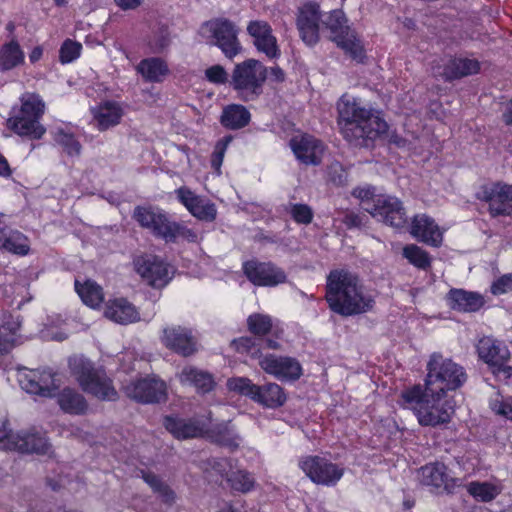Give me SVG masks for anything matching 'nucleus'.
Listing matches in <instances>:
<instances>
[{
	"mask_svg": "<svg viewBox=\"0 0 512 512\" xmlns=\"http://www.w3.org/2000/svg\"><path fill=\"white\" fill-rule=\"evenodd\" d=\"M424 383L405 387L398 398L402 409L410 410L423 427L448 424L455 402L448 391H455L467 380L465 369L439 353H433L426 366Z\"/></svg>",
	"mask_w": 512,
	"mask_h": 512,
	"instance_id": "nucleus-1",
	"label": "nucleus"
},
{
	"mask_svg": "<svg viewBox=\"0 0 512 512\" xmlns=\"http://www.w3.org/2000/svg\"><path fill=\"white\" fill-rule=\"evenodd\" d=\"M341 130L344 138L354 145H366L385 134L387 123L357 99L343 95L338 102Z\"/></svg>",
	"mask_w": 512,
	"mask_h": 512,
	"instance_id": "nucleus-2",
	"label": "nucleus"
},
{
	"mask_svg": "<svg viewBox=\"0 0 512 512\" xmlns=\"http://www.w3.org/2000/svg\"><path fill=\"white\" fill-rule=\"evenodd\" d=\"M132 217L140 227L167 243H175L179 240L190 243L199 241L200 237L196 231L172 220L167 212L157 206H137L134 208Z\"/></svg>",
	"mask_w": 512,
	"mask_h": 512,
	"instance_id": "nucleus-3",
	"label": "nucleus"
},
{
	"mask_svg": "<svg viewBox=\"0 0 512 512\" xmlns=\"http://www.w3.org/2000/svg\"><path fill=\"white\" fill-rule=\"evenodd\" d=\"M71 375L81 389L101 401H116L119 394L113 380L103 368L95 367L94 363L84 356H72L68 360Z\"/></svg>",
	"mask_w": 512,
	"mask_h": 512,
	"instance_id": "nucleus-4",
	"label": "nucleus"
},
{
	"mask_svg": "<svg viewBox=\"0 0 512 512\" xmlns=\"http://www.w3.org/2000/svg\"><path fill=\"white\" fill-rule=\"evenodd\" d=\"M352 195L360 201L366 212L386 225L402 228L407 223L405 209L398 198L376 195L375 188L370 185L354 188Z\"/></svg>",
	"mask_w": 512,
	"mask_h": 512,
	"instance_id": "nucleus-5",
	"label": "nucleus"
},
{
	"mask_svg": "<svg viewBox=\"0 0 512 512\" xmlns=\"http://www.w3.org/2000/svg\"><path fill=\"white\" fill-rule=\"evenodd\" d=\"M268 69L259 60L250 58L234 66L230 85L238 97L245 101H254L263 92Z\"/></svg>",
	"mask_w": 512,
	"mask_h": 512,
	"instance_id": "nucleus-6",
	"label": "nucleus"
},
{
	"mask_svg": "<svg viewBox=\"0 0 512 512\" xmlns=\"http://www.w3.org/2000/svg\"><path fill=\"white\" fill-rule=\"evenodd\" d=\"M199 34L211 45L218 47L230 60L239 55L242 44L238 38V26L228 18L216 17L202 23Z\"/></svg>",
	"mask_w": 512,
	"mask_h": 512,
	"instance_id": "nucleus-7",
	"label": "nucleus"
},
{
	"mask_svg": "<svg viewBox=\"0 0 512 512\" xmlns=\"http://www.w3.org/2000/svg\"><path fill=\"white\" fill-rule=\"evenodd\" d=\"M45 103L35 93H25L21 97L19 113L8 119L10 128L21 136L40 139L46 129L39 123L44 114Z\"/></svg>",
	"mask_w": 512,
	"mask_h": 512,
	"instance_id": "nucleus-8",
	"label": "nucleus"
},
{
	"mask_svg": "<svg viewBox=\"0 0 512 512\" xmlns=\"http://www.w3.org/2000/svg\"><path fill=\"white\" fill-rule=\"evenodd\" d=\"M231 392L250 398L252 401L270 409L283 406L287 400L284 389L277 383L256 385L246 377H232L227 381Z\"/></svg>",
	"mask_w": 512,
	"mask_h": 512,
	"instance_id": "nucleus-9",
	"label": "nucleus"
},
{
	"mask_svg": "<svg viewBox=\"0 0 512 512\" xmlns=\"http://www.w3.org/2000/svg\"><path fill=\"white\" fill-rule=\"evenodd\" d=\"M323 24L331 33V40L357 61L364 57L363 46L355 32L347 25V19L342 10H333Z\"/></svg>",
	"mask_w": 512,
	"mask_h": 512,
	"instance_id": "nucleus-10",
	"label": "nucleus"
},
{
	"mask_svg": "<svg viewBox=\"0 0 512 512\" xmlns=\"http://www.w3.org/2000/svg\"><path fill=\"white\" fill-rule=\"evenodd\" d=\"M298 466L314 484L327 487L335 486L345 471L340 465L319 455L301 457Z\"/></svg>",
	"mask_w": 512,
	"mask_h": 512,
	"instance_id": "nucleus-11",
	"label": "nucleus"
},
{
	"mask_svg": "<svg viewBox=\"0 0 512 512\" xmlns=\"http://www.w3.org/2000/svg\"><path fill=\"white\" fill-rule=\"evenodd\" d=\"M329 308L341 315L352 316L371 310L375 304L372 297H366L362 290H325Z\"/></svg>",
	"mask_w": 512,
	"mask_h": 512,
	"instance_id": "nucleus-12",
	"label": "nucleus"
},
{
	"mask_svg": "<svg viewBox=\"0 0 512 512\" xmlns=\"http://www.w3.org/2000/svg\"><path fill=\"white\" fill-rule=\"evenodd\" d=\"M17 379L27 393L42 398H53L59 389L56 373L50 369H19Z\"/></svg>",
	"mask_w": 512,
	"mask_h": 512,
	"instance_id": "nucleus-13",
	"label": "nucleus"
},
{
	"mask_svg": "<svg viewBox=\"0 0 512 512\" xmlns=\"http://www.w3.org/2000/svg\"><path fill=\"white\" fill-rule=\"evenodd\" d=\"M476 197L488 204L492 217L512 216V184L492 182L482 185Z\"/></svg>",
	"mask_w": 512,
	"mask_h": 512,
	"instance_id": "nucleus-14",
	"label": "nucleus"
},
{
	"mask_svg": "<svg viewBox=\"0 0 512 512\" xmlns=\"http://www.w3.org/2000/svg\"><path fill=\"white\" fill-rule=\"evenodd\" d=\"M419 482L434 494H453L459 486V479L451 477L448 467L439 461L429 462L418 471Z\"/></svg>",
	"mask_w": 512,
	"mask_h": 512,
	"instance_id": "nucleus-15",
	"label": "nucleus"
},
{
	"mask_svg": "<svg viewBox=\"0 0 512 512\" xmlns=\"http://www.w3.org/2000/svg\"><path fill=\"white\" fill-rule=\"evenodd\" d=\"M476 351L479 359L486 363L494 374L504 372L507 376L512 375V367L507 365L510 351L503 342L484 336L478 340Z\"/></svg>",
	"mask_w": 512,
	"mask_h": 512,
	"instance_id": "nucleus-16",
	"label": "nucleus"
},
{
	"mask_svg": "<svg viewBox=\"0 0 512 512\" xmlns=\"http://www.w3.org/2000/svg\"><path fill=\"white\" fill-rule=\"evenodd\" d=\"M263 371L280 381L294 382L303 375L301 363L294 357L266 354L259 360Z\"/></svg>",
	"mask_w": 512,
	"mask_h": 512,
	"instance_id": "nucleus-17",
	"label": "nucleus"
},
{
	"mask_svg": "<svg viewBox=\"0 0 512 512\" xmlns=\"http://www.w3.org/2000/svg\"><path fill=\"white\" fill-rule=\"evenodd\" d=\"M137 273L153 286H165L174 276V268L156 255L146 254L135 259Z\"/></svg>",
	"mask_w": 512,
	"mask_h": 512,
	"instance_id": "nucleus-18",
	"label": "nucleus"
},
{
	"mask_svg": "<svg viewBox=\"0 0 512 512\" xmlns=\"http://www.w3.org/2000/svg\"><path fill=\"white\" fill-rule=\"evenodd\" d=\"M321 11L318 4L308 2L298 8L296 26L302 41L314 46L319 41Z\"/></svg>",
	"mask_w": 512,
	"mask_h": 512,
	"instance_id": "nucleus-19",
	"label": "nucleus"
},
{
	"mask_svg": "<svg viewBox=\"0 0 512 512\" xmlns=\"http://www.w3.org/2000/svg\"><path fill=\"white\" fill-rule=\"evenodd\" d=\"M127 395L139 403H160L167 399L166 383L155 377L136 380L126 388Z\"/></svg>",
	"mask_w": 512,
	"mask_h": 512,
	"instance_id": "nucleus-20",
	"label": "nucleus"
},
{
	"mask_svg": "<svg viewBox=\"0 0 512 512\" xmlns=\"http://www.w3.org/2000/svg\"><path fill=\"white\" fill-rule=\"evenodd\" d=\"M295 157L304 165H319L322 162L325 145L316 137L309 134L294 135L289 141Z\"/></svg>",
	"mask_w": 512,
	"mask_h": 512,
	"instance_id": "nucleus-21",
	"label": "nucleus"
},
{
	"mask_svg": "<svg viewBox=\"0 0 512 512\" xmlns=\"http://www.w3.org/2000/svg\"><path fill=\"white\" fill-rule=\"evenodd\" d=\"M161 341L167 349L185 358L194 355L198 350L192 331L182 326L164 328Z\"/></svg>",
	"mask_w": 512,
	"mask_h": 512,
	"instance_id": "nucleus-22",
	"label": "nucleus"
},
{
	"mask_svg": "<svg viewBox=\"0 0 512 512\" xmlns=\"http://www.w3.org/2000/svg\"><path fill=\"white\" fill-rule=\"evenodd\" d=\"M247 33L253 39V45L258 52L269 59L280 56L277 38L273 35L271 25L264 20H253L247 24Z\"/></svg>",
	"mask_w": 512,
	"mask_h": 512,
	"instance_id": "nucleus-23",
	"label": "nucleus"
},
{
	"mask_svg": "<svg viewBox=\"0 0 512 512\" xmlns=\"http://www.w3.org/2000/svg\"><path fill=\"white\" fill-rule=\"evenodd\" d=\"M244 273L249 280L258 286H276L286 281L285 272L276 265L268 262L250 260L243 264Z\"/></svg>",
	"mask_w": 512,
	"mask_h": 512,
	"instance_id": "nucleus-24",
	"label": "nucleus"
},
{
	"mask_svg": "<svg viewBox=\"0 0 512 512\" xmlns=\"http://www.w3.org/2000/svg\"><path fill=\"white\" fill-rule=\"evenodd\" d=\"M8 450L45 455L51 450V444L45 434L34 430L22 431L9 438Z\"/></svg>",
	"mask_w": 512,
	"mask_h": 512,
	"instance_id": "nucleus-25",
	"label": "nucleus"
},
{
	"mask_svg": "<svg viewBox=\"0 0 512 512\" xmlns=\"http://www.w3.org/2000/svg\"><path fill=\"white\" fill-rule=\"evenodd\" d=\"M162 424L176 440L203 438L204 421L199 419L182 418L172 414L165 415Z\"/></svg>",
	"mask_w": 512,
	"mask_h": 512,
	"instance_id": "nucleus-26",
	"label": "nucleus"
},
{
	"mask_svg": "<svg viewBox=\"0 0 512 512\" xmlns=\"http://www.w3.org/2000/svg\"><path fill=\"white\" fill-rule=\"evenodd\" d=\"M177 199L197 219L211 222L216 218V208L210 201L196 195L187 187H180L175 191Z\"/></svg>",
	"mask_w": 512,
	"mask_h": 512,
	"instance_id": "nucleus-27",
	"label": "nucleus"
},
{
	"mask_svg": "<svg viewBox=\"0 0 512 512\" xmlns=\"http://www.w3.org/2000/svg\"><path fill=\"white\" fill-rule=\"evenodd\" d=\"M480 64L476 59L469 58H450L443 64H437L432 67L434 76L442 77L445 80H453L479 71Z\"/></svg>",
	"mask_w": 512,
	"mask_h": 512,
	"instance_id": "nucleus-28",
	"label": "nucleus"
},
{
	"mask_svg": "<svg viewBox=\"0 0 512 512\" xmlns=\"http://www.w3.org/2000/svg\"><path fill=\"white\" fill-rule=\"evenodd\" d=\"M410 233L413 237L433 247H439L443 242V232L434 219L426 214L414 216Z\"/></svg>",
	"mask_w": 512,
	"mask_h": 512,
	"instance_id": "nucleus-29",
	"label": "nucleus"
},
{
	"mask_svg": "<svg viewBox=\"0 0 512 512\" xmlns=\"http://www.w3.org/2000/svg\"><path fill=\"white\" fill-rule=\"evenodd\" d=\"M104 315L111 321L127 325L140 320L137 308L125 298L109 300L105 305Z\"/></svg>",
	"mask_w": 512,
	"mask_h": 512,
	"instance_id": "nucleus-30",
	"label": "nucleus"
},
{
	"mask_svg": "<svg viewBox=\"0 0 512 512\" xmlns=\"http://www.w3.org/2000/svg\"><path fill=\"white\" fill-rule=\"evenodd\" d=\"M93 120L100 131L118 125L124 115L122 106L114 101H105L91 109Z\"/></svg>",
	"mask_w": 512,
	"mask_h": 512,
	"instance_id": "nucleus-31",
	"label": "nucleus"
},
{
	"mask_svg": "<svg viewBox=\"0 0 512 512\" xmlns=\"http://www.w3.org/2000/svg\"><path fill=\"white\" fill-rule=\"evenodd\" d=\"M446 301L451 309L458 312H476L485 302L481 294L470 290H449Z\"/></svg>",
	"mask_w": 512,
	"mask_h": 512,
	"instance_id": "nucleus-32",
	"label": "nucleus"
},
{
	"mask_svg": "<svg viewBox=\"0 0 512 512\" xmlns=\"http://www.w3.org/2000/svg\"><path fill=\"white\" fill-rule=\"evenodd\" d=\"M179 380L182 384L193 386L199 394L210 393L216 386L213 374L194 366L184 367L179 375Z\"/></svg>",
	"mask_w": 512,
	"mask_h": 512,
	"instance_id": "nucleus-33",
	"label": "nucleus"
},
{
	"mask_svg": "<svg viewBox=\"0 0 512 512\" xmlns=\"http://www.w3.org/2000/svg\"><path fill=\"white\" fill-rule=\"evenodd\" d=\"M57 403L60 409L69 415L82 416L89 409L86 398L77 390L71 387H65L57 391Z\"/></svg>",
	"mask_w": 512,
	"mask_h": 512,
	"instance_id": "nucleus-34",
	"label": "nucleus"
},
{
	"mask_svg": "<svg viewBox=\"0 0 512 512\" xmlns=\"http://www.w3.org/2000/svg\"><path fill=\"white\" fill-rule=\"evenodd\" d=\"M136 70L146 82L154 83L162 82L169 74L167 63L158 57L141 60Z\"/></svg>",
	"mask_w": 512,
	"mask_h": 512,
	"instance_id": "nucleus-35",
	"label": "nucleus"
},
{
	"mask_svg": "<svg viewBox=\"0 0 512 512\" xmlns=\"http://www.w3.org/2000/svg\"><path fill=\"white\" fill-rule=\"evenodd\" d=\"M250 120V112L240 104H231L225 107L220 118L221 124L231 130L247 126Z\"/></svg>",
	"mask_w": 512,
	"mask_h": 512,
	"instance_id": "nucleus-36",
	"label": "nucleus"
},
{
	"mask_svg": "<svg viewBox=\"0 0 512 512\" xmlns=\"http://www.w3.org/2000/svg\"><path fill=\"white\" fill-rule=\"evenodd\" d=\"M142 479L164 504L175 503V491L159 475L150 471H142Z\"/></svg>",
	"mask_w": 512,
	"mask_h": 512,
	"instance_id": "nucleus-37",
	"label": "nucleus"
},
{
	"mask_svg": "<svg viewBox=\"0 0 512 512\" xmlns=\"http://www.w3.org/2000/svg\"><path fill=\"white\" fill-rule=\"evenodd\" d=\"M24 52L15 40L4 44L0 49V70H11L24 62Z\"/></svg>",
	"mask_w": 512,
	"mask_h": 512,
	"instance_id": "nucleus-38",
	"label": "nucleus"
},
{
	"mask_svg": "<svg viewBox=\"0 0 512 512\" xmlns=\"http://www.w3.org/2000/svg\"><path fill=\"white\" fill-rule=\"evenodd\" d=\"M203 438L210 439L212 442L221 446L230 448L238 447L235 437L231 434L228 425L221 423L209 427L204 422Z\"/></svg>",
	"mask_w": 512,
	"mask_h": 512,
	"instance_id": "nucleus-39",
	"label": "nucleus"
},
{
	"mask_svg": "<svg viewBox=\"0 0 512 512\" xmlns=\"http://www.w3.org/2000/svg\"><path fill=\"white\" fill-rule=\"evenodd\" d=\"M0 248L19 255H26L29 252L26 237L18 231H12L7 235L5 228H0Z\"/></svg>",
	"mask_w": 512,
	"mask_h": 512,
	"instance_id": "nucleus-40",
	"label": "nucleus"
},
{
	"mask_svg": "<svg viewBox=\"0 0 512 512\" xmlns=\"http://www.w3.org/2000/svg\"><path fill=\"white\" fill-rule=\"evenodd\" d=\"M248 331L260 341L273 330V319L270 315L252 313L247 318Z\"/></svg>",
	"mask_w": 512,
	"mask_h": 512,
	"instance_id": "nucleus-41",
	"label": "nucleus"
},
{
	"mask_svg": "<svg viewBox=\"0 0 512 512\" xmlns=\"http://www.w3.org/2000/svg\"><path fill=\"white\" fill-rule=\"evenodd\" d=\"M359 278L348 269H334L327 276L326 288H357Z\"/></svg>",
	"mask_w": 512,
	"mask_h": 512,
	"instance_id": "nucleus-42",
	"label": "nucleus"
},
{
	"mask_svg": "<svg viewBox=\"0 0 512 512\" xmlns=\"http://www.w3.org/2000/svg\"><path fill=\"white\" fill-rule=\"evenodd\" d=\"M20 322L7 320L0 325V354L9 353L16 344Z\"/></svg>",
	"mask_w": 512,
	"mask_h": 512,
	"instance_id": "nucleus-43",
	"label": "nucleus"
},
{
	"mask_svg": "<svg viewBox=\"0 0 512 512\" xmlns=\"http://www.w3.org/2000/svg\"><path fill=\"white\" fill-rule=\"evenodd\" d=\"M53 134L56 143L59 144L68 155H80L82 146L69 129L58 127L53 131Z\"/></svg>",
	"mask_w": 512,
	"mask_h": 512,
	"instance_id": "nucleus-44",
	"label": "nucleus"
},
{
	"mask_svg": "<svg viewBox=\"0 0 512 512\" xmlns=\"http://www.w3.org/2000/svg\"><path fill=\"white\" fill-rule=\"evenodd\" d=\"M231 347L239 354L250 356L253 359H261L260 340L256 337L242 336L231 342Z\"/></svg>",
	"mask_w": 512,
	"mask_h": 512,
	"instance_id": "nucleus-45",
	"label": "nucleus"
},
{
	"mask_svg": "<svg viewBox=\"0 0 512 512\" xmlns=\"http://www.w3.org/2000/svg\"><path fill=\"white\" fill-rule=\"evenodd\" d=\"M467 491L477 501L485 503L494 500L498 495L496 487L489 482L472 481L468 484Z\"/></svg>",
	"mask_w": 512,
	"mask_h": 512,
	"instance_id": "nucleus-46",
	"label": "nucleus"
},
{
	"mask_svg": "<svg viewBox=\"0 0 512 512\" xmlns=\"http://www.w3.org/2000/svg\"><path fill=\"white\" fill-rule=\"evenodd\" d=\"M227 483L233 491L247 493L254 487L255 481L251 474L244 470L231 472L227 476Z\"/></svg>",
	"mask_w": 512,
	"mask_h": 512,
	"instance_id": "nucleus-47",
	"label": "nucleus"
},
{
	"mask_svg": "<svg viewBox=\"0 0 512 512\" xmlns=\"http://www.w3.org/2000/svg\"><path fill=\"white\" fill-rule=\"evenodd\" d=\"M403 256L414 266L425 269L430 265L429 254L415 244L403 248Z\"/></svg>",
	"mask_w": 512,
	"mask_h": 512,
	"instance_id": "nucleus-48",
	"label": "nucleus"
},
{
	"mask_svg": "<svg viewBox=\"0 0 512 512\" xmlns=\"http://www.w3.org/2000/svg\"><path fill=\"white\" fill-rule=\"evenodd\" d=\"M232 141L231 136H226L215 144L214 151L211 155V166L219 175L221 173V166L227 150L228 145Z\"/></svg>",
	"mask_w": 512,
	"mask_h": 512,
	"instance_id": "nucleus-49",
	"label": "nucleus"
},
{
	"mask_svg": "<svg viewBox=\"0 0 512 512\" xmlns=\"http://www.w3.org/2000/svg\"><path fill=\"white\" fill-rule=\"evenodd\" d=\"M82 302L92 308L99 309L104 303L103 290H75Z\"/></svg>",
	"mask_w": 512,
	"mask_h": 512,
	"instance_id": "nucleus-50",
	"label": "nucleus"
},
{
	"mask_svg": "<svg viewBox=\"0 0 512 512\" xmlns=\"http://www.w3.org/2000/svg\"><path fill=\"white\" fill-rule=\"evenodd\" d=\"M490 408L496 415L512 421V397L493 399Z\"/></svg>",
	"mask_w": 512,
	"mask_h": 512,
	"instance_id": "nucleus-51",
	"label": "nucleus"
},
{
	"mask_svg": "<svg viewBox=\"0 0 512 512\" xmlns=\"http://www.w3.org/2000/svg\"><path fill=\"white\" fill-rule=\"evenodd\" d=\"M205 78L212 84L224 85L229 81V74L222 65L216 64L205 70Z\"/></svg>",
	"mask_w": 512,
	"mask_h": 512,
	"instance_id": "nucleus-52",
	"label": "nucleus"
},
{
	"mask_svg": "<svg viewBox=\"0 0 512 512\" xmlns=\"http://www.w3.org/2000/svg\"><path fill=\"white\" fill-rule=\"evenodd\" d=\"M81 44L72 40H66L60 49V61L62 63H70L79 57L81 52Z\"/></svg>",
	"mask_w": 512,
	"mask_h": 512,
	"instance_id": "nucleus-53",
	"label": "nucleus"
},
{
	"mask_svg": "<svg viewBox=\"0 0 512 512\" xmlns=\"http://www.w3.org/2000/svg\"><path fill=\"white\" fill-rule=\"evenodd\" d=\"M290 213L297 223L307 225L312 222L313 212L306 204H292Z\"/></svg>",
	"mask_w": 512,
	"mask_h": 512,
	"instance_id": "nucleus-54",
	"label": "nucleus"
},
{
	"mask_svg": "<svg viewBox=\"0 0 512 512\" xmlns=\"http://www.w3.org/2000/svg\"><path fill=\"white\" fill-rule=\"evenodd\" d=\"M348 174L339 162H333L328 167V179L336 186H343L347 183Z\"/></svg>",
	"mask_w": 512,
	"mask_h": 512,
	"instance_id": "nucleus-55",
	"label": "nucleus"
},
{
	"mask_svg": "<svg viewBox=\"0 0 512 512\" xmlns=\"http://www.w3.org/2000/svg\"><path fill=\"white\" fill-rule=\"evenodd\" d=\"M367 222L368 218L366 215L352 211H347L342 218V223H344L349 229L362 228L367 224Z\"/></svg>",
	"mask_w": 512,
	"mask_h": 512,
	"instance_id": "nucleus-56",
	"label": "nucleus"
},
{
	"mask_svg": "<svg viewBox=\"0 0 512 512\" xmlns=\"http://www.w3.org/2000/svg\"><path fill=\"white\" fill-rule=\"evenodd\" d=\"M14 435L8 428V421L0 420V442L4 443V447L8 450L9 438Z\"/></svg>",
	"mask_w": 512,
	"mask_h": 512,
	"instance_id": "nucleus-57",
	"label": "nucleus"
},
{
	"mask_svg": "<svg viewBox=\"0 0 512 512\" xmlns=\"http://www.w3.org/2000/svg\"><path fill=\"white\" fill-rule=\"evenodd\" d=\"M512 287V273L503 275L496 282L493 283L491 288H511Z\"/></svg>",
	"mask_w": 512,
	"mask_h": 512,
	"instance_id": "nucleus-58",
	"label": "nucleus"
},
{
	"mask_svg": "<svg viewBox=\"0 0 512 512\" xmlns=\"http://www.w3.org/2000/svg\"><path fill=\"white\" fill-rule=\"evenodd\" d=\"M143 0H115L116 4L123 10L135 9L141 5Z\"/></svg>",
	"mask_w": 512,
	"mask_h": 512,
	"instance_id": "nucleus-59",
	"label": "nucleus"
},
{
	"mask_svg": "<svg viewBox=\"0 0 512 512\" xmlns=\"http://www.w3.org/2000/svg\"><path fill=\"white\" fill-rule=\"evenodd\" d=\"M11 174H12V170L8 164V161L0 153V176L9 177Z\"/></svg>",
	"mask_w": 512,
	"mask_h": 512,
	"instance_id": "nucleus-60",
	"label": "nucleus"
},
{
	"mask_svg": "<svg viewBox=\"0 0 512 512\" xmlns=\"http://www.w3.org/2000/svg\"><path fill=\"white\" fill-rule=\"evenodd\" d=\"M502 117L506 125L512 126V97L511 100L507 103Z\"/></svg>",
	"mask_w": 512,
	"mask_h": 512,
	"instance_id": "nucleus-61",
	"label": "nucleus"
},
{
	"mask_svg": "<svg viewBox=\"0 0 512 512\" xmlns=\"http://www.w3.org/2000/svg\"><path fill=\"white\" fill-rule=\"evenodd\" d=\"M270 75L271 77H273V79L277 82H282L284 80V72L283 70L276 66V67H272L270 69Z\"/></svg>",
	"mask_w": 512,
	"mask_h": 512,
	"instance_id": "nucleus-62",
	"label": "nucleus"
},
{
	"mask_svg": "<svg viewBox=\"0 0 512 512\" xmlns=\"http://www.w3.org/2000/svg\"><path fill=\"white\" fill-rule=\"evenodd\" d=\"M75 288H89V289H92V288H101L100 285L96 284V282L92 281V280H87L85 281V283L82 285L80 283V281L78 279L75 280Z\"/></svg>",
	"mask_w": 512,
	"mask_h": 512,
	"instance_id": "nucleus-63",
	"label": "nucleus"
},
{
	"mask_svg": "<svg viewBox=\"0 0 512 512\" xmlns=\"http://www.w3.org/2000/svg\"><path fill=\"white\" fill-rule=\"evenodd\" d=\"M41 56H42V48L35 47L29 54V59L32 63H35L41 58Z\"/></svg>",
	"mask_w": 512,
	"mask_h": 512,
	"instance_id": "nucleus-64",
	"label": "nucleus"
}]
</instances>
